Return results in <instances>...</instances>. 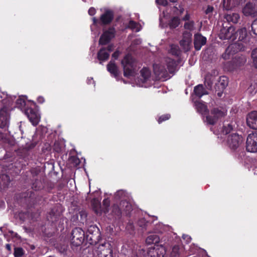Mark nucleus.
Instances as JSON below:
<instances>
[{"label":"nucleus","mask_w":257,"mask_h":257,"mask_svg":"<svg viewBox=\"0 0 257 257\" xmlns=\"http://www.w3.org/2000/svg\"><path fill=\"white\" fill-rule=\"evenodd\" d=\"M194 105L197 112L203 116V120L208 124L213 125L219 119L224 117L227 114L225 107H217L212 108L209 112L205 103L201 100L196 101Z\"/></svg>","instance_id":"nucleus-1"},{"label":"nucleus","mask_w":257,"mask_h":257,"mask_svg":"<svg viewBox=\"0 0 257 257\" xmlns=\"http://www.w3.org/2000/svg\"><path fill=\"white\" fill-rule=\"evenodd\" d=\"M123 69V75L125 77H131L135 76L138 71L137 62L130 55H126L121 61Z\"/></svg>","instance_id":"nucleus-2"},{"label":"nucleus","mask_w":257,"mask_h":257,"mask_svg":"<svg viewBox=\"0 0 257 257\" xmlns=\"http://www.w3.org/2000/svg\"><path fill=\"white\" fill-rule=\"evenodd\" d=\"M95 252L98 257H112V250L108 242L99 244Z\"/></svg>","instance_id":"nucleus-3"},{"label":"nucleus","mask_w":257,"mask_h":257,"mask_svg":"<svg viewBox=\"0 0 257 257\" xmlns=\"http://www.w3.org/2000/svg\"><path fill=\"white\" fill-rule=\"evenodd\" d=\"M243 143V139L241 136L236 133L232 134L228 136L227 144L228 147L232 150L238 148Z\"/></svg>","instance_id":"nucleus-4"},{"label":"nucleus","mask_w":257,"mask_h":257,"mask_svg":"<svg viewBox=\"0 0 257 257\" xmlns=\"http://www.w3.org/2000/svg\"><path fill=\"white\" fill-rule=\"evenodd\" d=\"M246 149L249 152H257L256 133H252L247 136L246 141Z\"/></svg>","instance_id":"nucleus-5"},{"label":"nucleus","mask_w":257,"mask_h":257,"mask_svg":"<svg viewBox=\"0 0 257 257\" xmlns=\"http://www.w3.org/2000/svg\"><path fill=\"white\" fill-rule=\"evenodd\" d=\"M219 37L221 39H230L232 41L236 39L234 27L232 26L228 28L223 27L220 30Z\"/></svg>","instance_id":"nucleus-6"},{"label":"nucleus","mask_w":257,"mask_h":257,"mask_svg":"<svg viewBox=\"0 0 257 257\" xmlns=\"http://www.w3.org/2000/svg\"><path fill=\"white\" fill-rule=\"evenodd\" d=\"M245 62L246 59L245 57H235L232 60L231 62L227 63L225 65V68L229 71H233L243 66Z\"/></svg>","instance_id":"nucleus-7"},{"label":"nucleus","mask_w":257,"mask_h":257,"mask_svg":"<svg viewBox=\"0 0 257 257\" xmlns=\"http://www.w3.org/2000/svg\"><path fill=\"white\" fill-rule=\"evenodd\" d=\"M115 33V29L113 27L109 28L108 30L103 31V33L99 39V44L105 45L108 43L111 39L114 37Z\"/></svg>","instance_id":"nucleus-8"},{"label":"nucleus","mask_w":257,"mask_h":257,"mask_svg":"<svg viewBox=\"0 0 257 257\" xmlns=\"http://www.w3.org/2000/svg\"><path fill=\"white\" fill-rule=\"evenodd\" d=\"M166 252V248L163 245H157L149 249L148 255L149 257H164Z\"/></svg>","instance_id":"nucleus-9"},{"label":"nucleus","mask_w":257,"mask_h":257,"mask_svg":"<svg viewBox=\"0 0 257 257\" xmlns=\"http://www.w3.org/2000/svg\"><path fill=\"white\" fill-rule=\"evenodd\" d=\"M184 253L183 246L179 244H174L171 246L169 254L170 257H181Z\"/></svg>","instance_id":"nucleus-10"},{"label":"nucleus","mask_w":257,"mask_h":257,"mask_svg":"<svg viewBox=\"0 0 257 257\" xmlns=\"http://www.w3.org/2000/svg\"><path fill=\"white\" fill-rule=\"evenodd\" d=\"M26 114L33 125H37L38 124L40 116L37 112L32 108H28L26 110Z\"/></svg>","instance_id":"nucleus-11"},{"label":"nucleus","mask_w":257,"mask_h":257,"mask_svg":"<svg viewBox=\"0 0 257 257\" xmlns=\"http://www.w3.org/2000/svg\"><path fill=\"white\" fill-rule=\"evenodd\" d=\"M246 123L250 128L257 130V111H252L247 114Z\"/></svg>","instance_id":"nucleus-12"},{"label":"nucleus","mask_w":257,"mask_h":257,"mask_svg":"<svg viewBox=\"0 0 257 257\" xmlns=\"http://www.w3.org/2000/svg\"><path fill=\"white\" fill-rule=\"evenodd\" d=\"M153 67L154 73L160 78H166L168 77V71L165 67L164 64H155Z\"/></svg>","instance_id":"nucleus-13"},{"label":"nucleus","mask_w":257,"mask_h":257,"mask_svg":"<svg viewBox=\"0 0 257 257\" xmlns=\"http://www.w3.org/2000/svg\"><path fill=\"white\" fill-rule=\"evenodd\" d=\"M84 238V232L80 228H75L72 230L71 240L73 242H75L77 244H80L82 242Z\"/></svg>","instance_id":"nucleus-14"},{"label":"nucleus","mask_w":257,"mask_h":257,"mask_svg":"<svg viewBox=\"0 0 257 257\" xmlns=\"http://www.w3.org/2000/svg\"><path fill=\"white\" fill-rule=\"evenodd\" d=\"M112 45H109L106 49H101L97 54V58L98 60L100 61H104L107 60L109 56V52L112 51Z\"/></svg>","instance_id":"nucleus-15"},{"label":"nucleus","mask_w":257,"mask_h":257,"mask_svg":"<svg viewBox=\"0 0 257 257\" xmlns=\"http://www.w3.org/2000/svg\"><path fill=\"white\" fill-rule=\"evenodd\" d=\"M206 43V38L200 34H196L194 35V44L195 49L196 50H200L202 46L204 45Z\"/></svg>","instance_id":"nucleus-16"},{"label":"nucleus","mask_w":257,"mask_h":257,"mask_svg":"<svg viewBox=\"0 0 257 257\" xmlns=\"http://www.w3.org/2000/svg\"><path fill=\"white\" fill-rule=\"evenodd\" d=\"M242 12L246 16L255 17L256 14L255 5L250 3H247L243 9Z\"/></svg>","instance_id":"nucleus-17"},{"label":"nucleus","mask_w":257,"mask_h":257,"mask_svg":"<svg viewBox=\"0 0 257 257\" xmlns=\"http://www.w3.org/2000/svg\"><path fill=\"white\" fill-rule=\"evenodd\" d=\"M113 15L111 11H107L100 17V21L102 24L106 25L110 23L112 20Z\"/></svg>","instance_id":"nucleus-18"},{"label":"nucleus","mask_w":257,"mask_h":257,"mask_svg":"<svg viewBox=\"0 0 257 257\" xmlns=\"http://www.w3.org/2000/svg\"><path fill=\"white\" fill-rule=\"evenodd\" d=\"M9 116L7 113L4 110H0V127L5 128L9 124Z\"/></svg>","instance_id":"nucleus-19"},{"label":"nucleus","mask_w":257,"mask_h":257,"mask_svg":"<svg viewBox=\"0 0 257 257\" xmlns=\"http://www.w3.org/2000/svg\"><path fill=\"white\" fill-rule=\"evenodd\" d=\"M164 63L167 65V69L170 73H173L176 70L177 64L176 61L170 58H167L164 60Z\"/></svg>","instance_id":"nucleus-20"},{"label":"nucleus","mask_w":257,"mask_h":257,"mask_svg":"<svg viewBox=\"0 0 257 257\" xmlns=\"http://www.w3.org/2000/svg\"><path fill=\"white\" fill-rule=\"evenodd\" d=\"M240 0H223V7L226 10H230L237 6Z\"/></svg>","instance_id":"nucleus-21"},{"label":"nucleus","mask_w":257,"mask_h":257,"mask_svg":"<svg viewBox=\"0 0 257 257\" xmlns=\"http://www.w3.org/2000/svg\"><path fill=\"white\" fill-rule=\"evenodd\" d=\"M224 19L229 23L236 24L240 20V16L238 14L235 13H229L224 15Z\"/></svg>","instance_id":"nucleus-22"},{"label":"nucleus","mask_w":257,"mask_h":257,"mask_svg":"<svg viewBox=\"0 0 257 257\" xmlns=\"http://www.w3.org/2000/svg\"><path fill=\"white\" fill-rule=\"evenodd\" d=\"M132 209V205L128 202L122 200L120 206L118 209L117 214L119 215L121 213V211H124L126 212H129Z\"/></svg>","instance_id":"nucleus-23"},{"label":"nucleus","mask_w":257,"mask_h":257,"mask_svg":"<svg viewBox=\"0 0 257 257\" xmlns=\"http://www.w3.org/2000/svg\"><path fill=\"white\" fill-rule=\"evenodd\" d=\"M237 46L236 44H233L230 45L226 49L225 52L222 55V57L224 60L228 59L230 58L231 55L235 53V50L233 49H235Z\"/></svg>","instance_id":"nucleus-24"},{"label":"nucleus","mask_w":257,"mask_h":257,"mask_svg":"<svg viewBox=\"0 0 257 257\" xmlns=\"http://www.w3.org/2000/svg\"><path fill=\"white\" fill-rule=\"evenodd\" d=\"M194 92L195 95L199 98L208 94L207 91L205 89L202 84H199L196 86L194 88Z\"/></svg>","instance_id":"nucleus-25"},{"label":"nucleus","mask_w":257,"mask_h":257,"mask_svg":"<svg viewBox=\"0 0 257 257\" xmlns=\"http://www.w3.org/2000/svg\"><path fill=\"white\" fill-rule=\"evenodd\" d=\"M107 69L112 75L116 77L119 74L117 67L114 62L111 61L107 65Z\"/></svg>","instance_id":"nucleus-26"},{"label":"nucleus","mask_w":257,"mask_h":257,"mask_svg":"<svg viewBox=\"0 0 257 257\" xmlns=\"http://www.w3.org/2000/svg\"><path fill=\"white\" fill-rule=\"evenodd\" d=\"M151 76V71L150 70L144 67L141 70V80L142 83H144L147 81L148 79L150 78Z\"/></svg>","instance_id":"nucleus-27"},{"label":"nucleus","mask_w":257,"mask_h":257,"mask_svg":"<svg viewBox=\"0 0 257 257\" xmlns=\"http://www.w3.org/2000/svg\"><path fill=\"white\" fill-rule=\"evenodd\" d=\"M236 37H238L239 41H243L247 36V31L246 28H242L238 30L237 32H235Z\"/></svg>","instance_id":"nucleus-28"},{"label":"nucleus","mask_w":257,"mask_h":257,"mask_svg":"<svg viewBox=\"0 0 257 257\" xmlns=\"http://www.w3.org/2000/svg\"><path fill=\"white\" fill-rule=\"evenodd\" d=\"M160 238L158 235L156 234H151L147 237L146 238V242L148 244H151L152 243H156L159 242Z\"/></svg>","instance_id":"nucleus-29"},{"label":"nucleus","mask_w":257,"mask_h":257,"mask_svg":"<svg viewBox=\"0 0 257 257\" xmlns=\"http://www.w3.org/2000/svg\"><path fill=\"white\" fill-rule=\"evenodd\" d=\"M127 27L132 30L135 31L136 32H139L142 29L141 26L140 24L133 21H130Z\"/></svg>","instance_id":"nucleus-30"},{"label":"nucleus","mask_w":257,"mask_h":257,"mask_svg":"<svg viewBox=\"0 0 257 257\" xmlns=\"http://www.w3.org/2000/svg\"><path fill=\"white\" fill-rule=\"evenodd\" d=\"M218 85L220 86L221 89H224L228 85V79L225 76H221L219 78Z\"/></svg>","instance_id":"nucleus-31"},{"label":"nucleus","mask_w":257,"mask_h":257,"mask_svg":"<svg viewBox=\"0 0 257 257\" xmlns=\"http://www.w3.org/2000/svg\"><path fill=\"white\" fill-rule=\"evenodd\" d=\"M180 21V20L179 18L174 17L169 23L170 27L172 29L176 28L179 25Z\"/></svg>","instance_id":"nucleus-32"},{"label":"nucleus","mask_w":257,"mask_h":257,"mask_svg":"<svg viewBox=\"0 0 257 257\" xmlns=\"http://www.w3.org/2000/svg\"><path fill=\"white\" fill-rule=\"evenodd\" d=\"M180 44L184 51H188L190 50L191 42L185 40H181L180 42Z\"/></svg>","instance_id":"nucleus-33"},{"label":"nucleus","mask_w":257,"mask_h":257,"mask_svg":"<svg viewBox=\"0 0 257 257\" xmlns=\"http://www.w3.org/2000/svg\"><path fill=\"white\" fill-rule=\"evenodd\" d=\"M126 193L123 190H120L117 191L115 194V198L116 200L122 199L125 198Z\"/></svg>","instance_id":"nucleus-34"},{"label":"nucleus","mask_w":257,"mask_h":257,"mask_svg":"<svg viewBox=\"0 0 257 257\" xmlns=\"http://www.w3.org/2000/svg\"><path fill=\"white\" fill-rule=\"evenodd\" d=\"M170 52L173 55H179L180 54L179 47L175 45H172Z\"/></svg>","instance_id":"nucleus-35"},{"label":"nucleus","mask_w":257,"mask_h":257,"mask_svg":"<svg viewBox=\"0 0 257 257\" xmlns=\"http://www.w3.org/2000/svg\"><path fill=\"white\" fill-rule=\"evenodd\" d=\"M0 179L2 181L1 183H3L4 185H7L10 182V177L6 174L2 175L0 177Z\"/></svg>","instance_id":"nucleus-36"},{"label":"nucleus","mask_w":257,"mask_h":257,"mask_svg":"<svg viewBox=\"0 0 257 257\" xmlns=\"http://www.w3.org/2000/svg\"><path fill=\"white\" fill-rule=\"evenodd\" d=\"M184 28L190 31L194 29V22L192 21H188L184 24Z\"/></svg>","instance_id":"nucleus-37"},{"label":"nucleus","mask_w":257,"mask_h":257,"mask_svg":"<svg viewBox=\"0 0 257 257\" xmlns=\"http://www.w3.org/2000/svg\"><path fill=\"white\" fill-rule=\"evenodd\" d=\"M165 226L162 223L156 224L154 228L155 233H162L165 230Z\"/></svg>","instance_id":"nucleus-38"},{"label":"nucleus","mask_w":257,"mask_h":257,"mask_svg":"<svg viewBox=\"0 0 257 257\" xmlns=\"http://www.w3.org/2000/svg\"><path fill=\"white\" fill-rule=\"evenodd\" d=\"M26 97L21 96L17 100V104L19 107L23 108L26 105Z\"/></svg>","instance_id":"nucleus-39"},{"label":"nucleus","mask_w":257,"mask_h":257,"mask_svg":"<svg viewBox=\"0 0 257 257\" xmlns=\"http://www.w3.org/2000/svg\"><path fill=\"white\" fill-rule=\"evenodd\" d=\"M14 254L15 257H21L24 254V250L21 247H16Z\"/></svg>","instance_id":"nucleus-40"},{"label":"nucleus","mask_w":257,"mask_h":257,"mask_svg":"<svg viewBox=\"0 0 257 257\" xmlns=\"http://www.w3.org/2000/svg\"><path fill=\"white\" fill-rule=\"evenodd\" d=\"M182 40H185L187 41L191 42L192 41V34L190 32L185 31L183 34V38Z\"/></svg>","instance_id":"nucleus-41"},{"label":"nucleus","mask_w":257,"mask_h":257,"mask_svg":"<svg viewBox=\"0 0 257 257\" xmlns=\"http://www.w3.org/2000/svg\"><path fill=\"white\" fill-rule=\"evenodd\" d=\"M251 58L254 66L257 68V48L252 50L251 53Z\"/></svg>","instance_id":"nucleus-42"},{"label":"nucleus","mask_w":257,"mask_h":257,"mask_svg":"<svg viewBox=\"0 0 257 257\" xmlns=\"http://www.w3.org/2000/svg\"><path fill=\"white\" fill-rule=\"evenodd\" d=\"M232 128V126L230 124H228L227 126L224 125L222 128V133L225 135L228 134L230 132Z\"/></svg>","instance_id":"nucleus-43"},{"label":"nucleus","mask_w":257,"mask_h":257,"mask_svg":"<svg viewBox=\"0 0 257 257\" xmlns=\"http://www.w3.org/2000/svg\"><path fill=\"white\" fill-rule=\"evenodd\" d=\"M251 31L254 34L257 35V19L254 20L252 23Z\"/></svg>","instance_id":"nucleus-44"},{"label":"nucleus","mask_w":257,"mask_h":257,"mask_svg":"<svg viewBox=\"0 0 257 257\" xmlns=\"http://www.w3.org/2000/svg\"><path fill=\"white\" fill-rule=\"evenodd\" d=\"M170 115L169 114H166L163 115L159 117V118L158 120V122L159 123H160L162 122H163V121L169 119L170 118Z\"/></svg>","instance_id":"nucleus-45"},{"label":"nucleus","mask_w":257,"mask_h":257,"mask_svg":"<svg viewBox=\"0 0 257 257\" xmlns=\"http://www.w3.org/2000/svg\"><path fill=\"white\" fill-rule=\"evenodd\" d=\"M41 183L39 181H36L32 185V188L35 190H39L41 188Z\"/></svg>","instance_id":"nucleus-46"},{"label":"nucleus","mask_w":257,"mask_h":257,"mask_svg":"<svg viewBox=\"0 0 257 257\" xmlns=\"http://www.w3.org/2000/svg\"><path fill=\"white\" fill-rule=\"evenodd\" d=\"M156 3L163 6H167L168 4V2L166 0H156Z\"/></svg>","instance_id":"nucleus-47"},{"label":"nucleus","mask_w":257,"mask_h":257,"mask_svg":"<svg viewBox=\"0 0 257 257\" xmlns=\"http://www.w3.org/2000/svg\"><path fill=\"white\" fill-rule=\"evenodd\" d=\"M146 223H147V222L146 221V220L143 218L140 219L138 221L139 225L142 227H145L146 225Z\"/></svg>","instance_id":"nucleus-48"},{"label":"nucleus","mask_w":257,"mask_h":257,"mask_svg":"<svg viewBox=\"0 0 257 257\" xmlns=\"http://www.w3.org/2000/svg\"><path fill=\"white\" fill-rule=\"evenodd\" d=\"M88 13L90 16H94L96 13V10L93 7H91L89 9Z\"/></svg>","instance_id":"nucleus-49"},{"label":"nucleus","mask_w":257,"mask_h":257,"mask_svg":"<svg viewBox=\"0 0 257 257\" xmlns=\"http://www.w3.org/2000/svg\"><path fill=\"white\" fill-rule=\"evenodd\" d=\"M110 201L108 199H105L103 201V205L105 206L106 209L109 206Z\"/></svg>","instance_id":"nucleus-50"},{"label":"nucleus","mask_w":257,"mask_h":257,"mask_svg":"<svg viewBox=\"0 0 257 257\" xmlns=\"http://www.w3.org/2000/svg\"><path fill=\"white\" fill-rule=\"evenodd\" d=\"M92 21L93 24L91 26V30L92 31H93V27L96 25L98 22V20L96 18L94 17L92 18Z\"/></svg>","instance_id":"nucleus-51"},{"label":"nucleus","mask_w":257,"mask_h":257,"mask_svg":"<svg viewBox=\"0 0 257 257\" xmlns=\"http://www.w3.org/2000/svg\"><path fill=\"white\" fill-rule=\"evenodd\" d=\"M182 237L183 239L185 240L187 243H189L191 241V238L188 235H183Z\"/></svg>","instance_id":"nucleus-52"},{"label":"nucleus","mask_w":257,"mask_h":257,"mask_svg":"<svg viewBox=\"0 0 257 257\" xmlns=\"http://www.w3.org/2000/svg\"><path fill=\"white\" fill-rule=\"evenodd\" d=\"M213 10V8L211 6H208L207 9L205 10V13L206 14H209L212 12Z\"/></svg>","instance_id":"nucleus-53"},{"label":"nucleus","mask_w":257,"mask_h":257,"mask_svg":"<svg viewBox=\"0 0 257 257\" xmlns=\"http://www.w3.org/2000/svg\"><path fill=\"white\" fill-rule=\"evenodd\" d=\"M190 19V15L188 13H187L185 16L183 18L182 20L184 21H189Z\"/></svg>","instance_id":"nucleus-54"},{"label":"nucleus","mask_w":257,"mask_h":257,"mask_svg":"<svg viewBox=\"0 0 257 257\" xmlns=\"http://www.w3.org/2000/svg\"><path fill=\"white\" fill-rule=\"evenodd\" d=\"M119 55V52L118 51H115L112 55V57L114 58L115 59H117L118 56Z\"/></svg>","instance_id":"nucleus-55"},{"label":"nucleus","mask_w":257,"mask_h":257,"mask_svg":"<svg viewBox=\"0 0 257 257\" xmlns=\"http://www.w3.org/2000/svg\"><path fill=\"white\" fill-rule=\"evenodd\" d=\"M38 102L40 103H42L44 102V98L42 96H39L37 98Z\"/></svg>","instance_id":"nucleus-56"},{"label":"nucleus","mask_w":257,"mask_h":257,"mask_svg":"<svg viewBox=\"0 0 257 257\" xmlns=\"http://www.w3.org/2000/svg\"><path fill=\"white\" fill-rule=\"evenodd\" d=\"M177 9L179 11L180 14H182L184 11V8L181 6H179V9Z\"/></svg>","instance_id":"nucleus-57"},{"label":"nucleus","mask_w":257,"mask_h":257,"mask_svg":"<svg viewBox=\"0 0 257 257\" xmlns=\"http://www.w3.org/2000/svg\"><path fill=\"white\" fill-rule=\"evenodd\" d=\"M142 43V40L140 39H137L134 41V43L135 44H140Z\"/></svg>","instance_id":"nucleus-58"},{"label":"nucleus","mask_w":257,"mask_h":257,"mask_svg":"<svg viewBox=\"0 0 257 257\" xmlns=\"http://www.w3.org/2000/svg\"><path fill=\"white\" fill-rule=\"evenodd\" d=\"M87 83H88V84H90V83H91V81H92L93 83H94V81H93V78H92V77L89 78H88L87 79Z\"/></svg>","instance_id":"nucleus-59"},{"label":"nucleus","mask_w":257,"mask_h":257,"mask_svg":"<svg viewBox=\"0 0 257 257\" xmlns=\"http://www.w3.org/2000/svg\"><path fill=\"white\" fill-rule=\"evenodd\" d=\"M6 248L9 250V251H11V245L10 244H7L6 245Z\"/></svg>","instance_id":"nucleus-60"},{"label":"nucleus","mask_w":257,"mask_h":257,"mask_svg":"<svg viewBox=\"0 0 257 257\" xmlns=\"http://www.w3.org/2000/svg\"><path fill=\"white\" fill-rule=\"evenodd\" d=\"M67 249V246H65L63 248V250H61V252L63 253H66V250Z\"/></svg>","instance_id":"nucleus-61"},{"label":"nucleus","mask_w":257,"mask_h":257,"mask_svg":"<svg viewBox=\"0 0 257 257\" xmlns=\"http://www.w3.org/2000/svg\"><path fill=\"white\" fill-rule=\"evenodd\" d=\"M53 214V216L54 217V218L55 219L56 217H55V213H54V211L53 210H52L51 212V213H50V215L51 216V215Z\"/></svg>","instance_id":"nucleus-62"},{"label":"nucleus","mask_w":257,"mask_h":257,"mask_svg":"<svg viewBox=\"0 0 257 257\" xmlns=\"http://www.w3.org/2000/svg\"><path fill=\"white\" fill-rule=\"evenodd\" d=\"M171 2L175 3L177 0H169Z\"/></svg>","instance_id":"nucleus-63"},{"label":"nucleus","mask_w":257,"mask_h":257,"mask_svg":"<svg viewBox=\"0 0 257 257\" xmlns=\"http://www.w3.org/2000/svg\"><path fill=\"white\" fill-rule=\"evenodd\" d=\"M139 86H142V87L144 86V85L142 84H141V83H139Z\"/></svg>","instance_id":"nucleus-64"}]
</instances>
